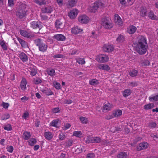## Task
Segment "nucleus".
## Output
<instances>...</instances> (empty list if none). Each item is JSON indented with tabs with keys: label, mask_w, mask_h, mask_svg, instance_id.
Masks as SVG:
<instances>
[{
	"label": "nucleus",
	"mask_w": 158,
	"mask_h": 158,
	"mask_svg": "<svg viewBox=\"0 0 158 158\" xmlns=\"http://www.w3.org/2000/svg\"><path fill=\"white\" fill-rule=\"evenodd\" d=\"M148 47L146 39L142 36L139 37V40L136 47V50L140 54H145Z\"/></svg>",
	"instance_id": "f257e3e1"
},
{
	"label": "nucleus",
	"mask_w": 158,
	"mask_h": 158,
	"mask_svg": "<svg viewBox=\"0 0 158 158\" xmlns=\"http://www.w3.org/2000/svg\"><path fill=\"white\" fill-rule=\"evenodd\" d=\"M35 45L38 47L39 50L42 52H44L48 48L47 45L45 44L43 41L40 39L38 38L34 40Z\"/></svg>",
	"instance_id": "f03ea898"
},
{
	"label": "nucleus",
	"mask_w": 158,
	"mask_h": 158,
	"mask_svg": "<svg viewBox=\"0 0 158 158\" xmlns=\"http://www.w3.org/2000/svg\"><path fill=\"white\" fill-rule=\"evenodd\" d=\"M101 23L104 27L106 29L111 28L113 25L110 22L108 19L107 18H104L101 20Z\"/></svg>",
	"instance_id": "7ed1b4c3"
},
{
	"label": "nucleus",
	"mask_w": 158,
	"mask_h": 158,
	"mask_svg": "<svg viewBox=\"0 0 158 158\" xmlns=\"http://www.w3.org/2000/svg\"><path fill=\"white\" fill-rule=\"evenodd\" d=\"M96 60L101 63L107 62L109 60V57L107 55L105 54H100L96 56Z\"/></svg>",
	"instance_id": "20e7f679"
},
{
	"label": "nucleus",
	"mask_w": 158,
	"mask_h": 158,
	"mask_svg": "<svg viewBox=\"0 0 158 158\" xmlns=\"http://www.w3.org/2000/svg\"><path fill=\"white\" fill-rule=\"evenodd\" d=\"M55 27L59 31H61L64 27L63 21L61 19L56 20L55 23Z\"/></svg>",
	"instance_id": "39448f33"
},
{
	"label": "nucleus",
	"mask_w": 158,
	"mask_h": 158,
	"mask_svg": "<svg viewBox=\"0 0 158 158\" xmlns=\"http://www.w3.org/2000/svg\"><path fill=\"white\" fill-rule=\"evenodd\" d=\"M104 4L103 3L100 1H97L95 2L94 3V5L93 6L91 10L92 12H95L99 8L103 6Z\"/></svg>",
	"instance_id": "423d86ee"
},
{
	"label": "nucleus",
	"mask_w": 158,
	"mask_h": 158,
	"mask_svg": "<svg viewBox=\"0 0 158 158\" xmlns=\"http://www.w3.org/2000/svg\"><path fill=\"white\" fill-rule=\"evenodd\" d=\"M85 141L86 143H99L101 141V139L98 137H92L91 138L87 137Z\"/></svg>",
	"instance_id": "0eeeda50"
},
{
	"label": "nucleus",
	"mask_w": 158,
	"mask_h": 158,
	"mask_svg": "<svg viewBox=\"0 0 158 158\" xmlns=\"http://www.w3.org/2000/svg\"><path fill=\"white\" fill-rule=\"evenodd\" d=\"M79 22L82 24H86L89 21V18L85 15H80L78 17Z\"/></svg>",
	"instance_id": "6e6552de"
},
{
	"label": "nucleus",
	"mask_w": 158,
	"mask_h": 158,
	"mask_svg": "<svg viewBox=\"0 0 158 158\" xmlns=\"http://www.w3.org/2000/svg\"><path fill=\"white\" fill-rule=\"evenodd\" d=\"M114 47L111 44H104L102 47V50L105 52H110L113 51Z\"/></svg>",
	"instance_id": "1a4fd4ad"
},
{
	"label": "nucleus",
	"mask_w": 158,
	"mask_h": 158,
	"mask_svg": "<svg viewBox=\"0 0 158 158\" xmlns=\"http://www.w3.org/2000/svg\"><path fill=\"white\" fill-rule=\"evenodd\" d=\"M19 32L22 35L27 38H31L34 36V35L32 33L28 32L25 30H21Z\"/></svg>",
	"instance_id": "9d476101"
},
{
	"label": "nucleus",
	"mask_w": 158,
	"mask_h": 158,
	"mask_svg": "<svg viewBox=\"0 0 158 158\" xmlns=\"http://www.w3.org/2000/svg\"><path fill=\"white\" fill-rule=\"evenodd\" d=\"M78 11L76 9L71 10L68 13L69 16L71 19L75 18L77 16Z\"/></svg>",
	"instance_id": "9b49d317"
},
{
	"label": "nucleus",
	"mask_w": 158,
	"mask_h": 158,
	"mask_svg": "<svg viewBox=\"0 0 158 158\" xmlns=\"http://www.w3.org/2000/svg\"><path fill=\"white\" fill-rule=\"evenodd\" d=\"M26 12L24 10L19 9L16 12V16L20 19L23 18L25 15Z\"/></svg>",
	"instance_id": "f8f14e48"
},
{
	"label": "nucleus",
	"mask_w": 158,
	"mask_h": 158,
	"mask_svg": "<svg viewBox=\"0 0 158 158\" xmlns=\"http://www.w3.org/2000/svg\"><path fill=\"white\" fill-rule=\"evenodd\" d=\"M27 81L25 78H23L20 83V87L22 90L25 91L27 89Z\"/></svg>",
	"instance_id": "ddd939ff"
},
{
	"label": "nucleus",
	"mask_w": 158,
	"mask_h": 158,
	"mask_svg": "<svg viewBox=\"0 0 158 158\" xmlns=\"http://www.w3.org/2000/svg\"><path fill=\"white\" fill-rule=\"evenodd\" d=\"M148 146V143L146 142L140 143L137 147V150L140 151L147 148Z\"/></svg>",
	"instance_id": "4468645a"
},
{
	"label": "nucleus",
	"mask_w": 158,
	"mask_h": 158,
	"mask_svg": "<svg viewBox=\"0 0 158 158\" xmlns=\"http://www.w3.org/2000/svg\"><path fill=\"white\" fill-rule=\"evenodd\" d=\"M83 29H81L77 26L71 29V32L72 33L76 34L81 32Z\"/></svg>",
	"instance_id": "2eb2a0df"
},
{
	"label": "nucleus",
	"mask_w": 158,
	"mask_h": 158,
	"mask_svg": "<svg viewBox=\"0 0 158 158\" xmlns=\"http://www.w3.org/2000/svg\"><path fill=\"white\" fill-rule=\"evenodd\" d=\"M114 19L115 23L119 25H122L123 23L120 16L118 14H115Z\"/></svg>",
	"instance_id": "dca6fc26"
},
{
	"label": "nucleus",
	"mask_w": 158,
	"mask_h": 158,
	"mask_svg": "<svg viewBox=\"0 0 158 158\" xmlns=\"http://www.w3.org/2000/svg\"><path fill=\"white\" fill-rule=\"evenodd\" d=\"M53 134L50 131L45 132L44 133V136L46 139L48 140H51L53 138Z\"/></svg>",
	"instance_id": "f3484780"
},
{
	"label": "nucleus",
	"mask_w": 158,
	"mask_h": 158,
	"mask_svg": "<svg viewBox=\"0 0 158 158\" xmlns=\"http://www.w3.org/2000/svg\"><path fill=\"white\" fill-rule=\"evenodd\" d=\"M19 57L23 62H26L28 60V58L27 55L23 52L19 54Z\"/></svg>",
	"instance_id": "a211bd4d"
},
{
	"label": "nucleus",
	"mask_w": 158,
	"mask_h": 158,
	"mask_svg": "<svg viewBox=\"0 0 158 158\" xmlns=\"http://www.w3.org/2000/svg\"><path fill=\"white\" fill-rule=\"evenodd\" d=\"M53 37L55 39L59 41H63L65 40V37L60 34L55 35H54Z\"/></svg>",
	"instance_id": "6ab92c4d"
},
{
	"label": "nucleus",
	"mask_w": 158,
	"mask_h": 158,
	"mask_svg": "<svg viewBox=\"0 0 158 158\" xmlns=\"http://www.w3.org/2000/svg\"><path fill=\"white\" fill-rule=\"evenodd\" d=\"M140 15L142 17H144L147 15V10L146 7L142 6L140 8L139 10Z\"/></svg>",
	"instance_id": "aec40b11"
},
{
	"label": "nucleus",
	"mask_w": 158,
	"mask_h": 158,
	"mask_svg": "<svg viewBox=\"0 0 158 158\" xmlns=\"http://www.w3.org/2000/svg\"><path fill=\"white\" fill-rule=\"evenodd\" d=\"M40 23L38 21H33L31 23V27L33 29L40 28Z\"/></svg>",
	"instance_id": "412c9836"
},
{
	"label": "nucleus",
	"mask_w": 158,
	"mask_h": 158,
	"mask_svg": "<svg viewBox=\"0 0 158 158\" xmlns=\"http://www.w3.org/2000/svg\"><path fill=\"white\" fill-rule=\"evenodd\" d=\"M137 30L136 27L133 25L129 26L127 29V32L130 34H134Z\"/></svg>",
	"instance_id": "4be33fe9"
},
{
	"label": "nucleus",
	"mask_w": 158,
	"mask_h": 158,
	"mask_svg": "<svg viewBox=\"0 0 158 158\" xmlns=\"http://www.w3.org/2000/svg\"><path fill=\"white\" fill-rule=\"evenodd\" d=\"M98 68L105 70H109L110 69V67L107 65L104 64H101L97 65Z\"/></svg>",
	"instance_id": "5701e85b"
},
{
	"label": "nucleus",
	"mask_w": 158,
	"mask_h": 158,
	"mask_svg": "<svg viewBox=\"0 0 158 158\" xmlns=\"http://www.w3.org/2000/svg\"><path fill=\"white\" fill-rule=\"evenodd\" d=\"M103 109L104 110H106L108 111L110 110L113 108L112 105L110 103H108L107 104H104L103 106Z\"/></svg>",
	"instance_id": "b1692460"
},
{
	"label": "nucleus",
	"mask_w": 158,
	"mask_h": 158,
	"mask_svg": "<svg viewBox=\"0 0 158 158\" xmlns=\"http://www.w3.org/2000/svg\"><path fill=\"white\" fill-rule=\"evenodd\" d=\"M122 111L120 110H117L113 111V114L115 118L119 117L122 114Z\"/></svg>",
	"instance_id": "393cba45"
},
{
	"label": "nucleus",
	"mask_w": 158,
	"mask_h": 158,
	"mask_svg": "<svg viewBox=\"0 0 158 158\" xmlns=\"http://www.w3.org/2000/svg\"><path fill=\"white\" fill-rule=\"evenodd\" d=\"M53 10L51 6H48L43 8L42 9V11L43 13H51Z\"/></svg>",
	"instance_id": "a878e982"
},
{
	"label": "nucleus",
	"mask_w": 158,
	"mask_h": 158,
	"mask_svg": "<svg viewBox=\"0 0 158 158\" xmlns=\"http://www.w3.org/2000/svg\"><path fill=\"white\" fill-rule=\"evenodd\" d=\"M148 16L149 18L152 20H157V16L154 15L153 12L150 10L148 13Z\"/></svg>",
	"instance_id": "bb28decb"
},
{
	"label": "nucleus",
	"mask_w": 158,
	"mask_h": 158,
	"mask_svg": "<svg viewBox=\"0 0 158 158\" xmlns=\"http://www.w3.org/2000/svg\"><path fill=\"white\" fill-rule=\"evenodd\" d=\"M41 91L47 96L51 95L53 94L52 91L50 89L47 88H44L43 90H41Z\"/></svg>",
	"instance_id": "cd10ccee"
},
{
	"label": "nucleus",
	"mask_w": 158,
	"mask_h": 158,
	"mask_svg": "<svg viewBox=\"0 0 158 158\" xmlns=\"http://www.w3.org/2000/svg\"><path fill=\"white\" fill-rule=\"evenodd\" d=\"M128 155L127 153L124 152H121L117 155L118 158H128Z\"/></svg>",
	"instance_id": "c85d7f7f"
},
{
	"label": "nucleus",
	"mask_w": 158,
	"mask_h": 158,
	"mask_svg": "<svg viewBox=\"0 0 158 158\" xmlns=\"http://www.w3.org/2000/svg\"><path fill=\"white\" fill-rule=\"evenodd\" d=\"M131 93V90L129 89H125L123 92V95L124 97H127Z\"/></svg>",
	"instance_id": "c756f323"
},
{
	"label": "nucleus",
	"mask_w": 158,
	"mask_h": 158,
	"mask_svg": "<svg viewBox=\"0 0 158 158\" xmlns=\"http://www.w3.org/2000/svg\"><path fill=\"white\" fill-rule=\"evenodd\" d=\"M31 137L30 133L28 131H25L23 134V137L25 140L28 139Z\"/></svg>",
	"instance_id": "7c9ffc66"
},
{
	"label": "nucleus",
	"mask_w": 158,
	"mask_h": 158,
	"mask_svg": "<svg viewBox=\"0 0 158 158\" xmlns=\"http://www.w3.org/2000/svg\"><path fill=\"white\" fill-rule=\"evenodd\" d=\"M138 73V72L137 70L135 69H133L129 73L130 75L132 77L136 76Z\"/></svg>",
	"instance_id": "2f4dec72"
},
{
	"label": "nucleus",
	"mask_w": 158,
	"mask_h": 158,
	"mask_svg": "<svg viewBox=\"0 0 158 158\" xmlns=\"http://www.w3.org/2000/svg\"><path fill=\"white\" fill-rule=\"evenodd\" d=\"M89 84L92 85H96L99 83V81L95 79H92L89 81Z\"/></svg>",
	"instance_id": "473e14b6"
},
{
	"label": "nucleus",
	"mask_w": 158,
	"mask_h": 158,
	"mask_svg": "<svg viewBox=\"0 0 158 158\" xmlns=\"http://www.w3.org/2000/svg\"><path fill=\"white\" fill-rule=\"evenodd\" d=\"M154 104L153 103H148L145 105L144 106V109L145 110L151 109L154 107Z\"/></svg>",
	"instance_id": "72a5a7b5"
},
{
	"label": "nucleus",
	"mask_w": 158,
	"mask_h": 158,
	"mask_svg": "<svg viewBox=\"0 0 158 158\" xmlns=\"http://www.w3.org/2000/svg\"><path fill=\"white\" fill-rule=\"evenodd\" d=\"M149 100L151 102L157 101L158 100V94L155 96L151 95L149 97Z\"/></svg>",
	"instance_id": "f704fd0d"
},
{
	"label": "nucleus",
	"mask_w": 158,
	"mask_h": 158,
	"mask_svg": "<svg viewBox=\"0 0 158 158\" xmlns=\"http://www.w3.org/2000/svg\"><path fill=\"white\" fill-rule=\"evenodd\" d=\"M18 40L21 45L22 47L25 48L27 46V43L24 40L19 38H18Z\"/></svg>",
	"instance_id": "c9c22d12"
},
{
	"label": "nucleus",
	"mask_w": 158,
	"mask_h": 158,
	"mask_svg": "<svg viewBox=\"0 0 158 158\" xmlns=\"http://www.w3.org/2000/svg\"><path fill=\"white\" fill-rule=\"evenodd\" d=\"M73 135L78 137H81L82 136V133L80 131H74Z\"/></svg>",
	"instance_id": "e433bc0d"
},
{
	"label": "nucleus",
	"mask_w": 158,
	"mask_h": 158,
	"mask_svg": "<svg viewBox=\"0 0 158 158\" xmlns=\"http://www.w3.org/2000/svg\"><path fill=\"white\" fill-rule=\"evenodd\" d=\"M34 2L36 4L40 6H42L46 4L45 0H35Z\"/></svg>",
	"instance_id": "4c0bfd02"
},
{
	"label": "nucleus",
	"mask_w": 158,
	"mask_h": 158,
	"mask_svg": "<svg viewBox=\"0 0 158 158\" xmlns=\"http://www.w3.org/2000/svg\"><path fill=\"white\" fill-rule=\"evenodd\" d=\"M47 72V74L52 77L55 76L56 74L55 71L53 69H48Z\"/></svg>",
	"instance_id": "58836bf2"
},
{
	"label": "nucleus",
	"mask_w": 158,
	"mask_h": 158,
	"mask_svg": "<svg viewBox=\"0 0 158 158\" xmlns=\"http://www.w3.org/2000/svg\"><path fill=\"white\" fill-rule=\"evenodd\" d=\"M29 144L31 146H33L37 142L36 140L34 138H31L28 141Z\"/></svg>",
	"instance_id": "ea45409f"
},
{
	"label": "nucleus",
	"mask_w": 158,
	"mask_h": 158,
	"mask_svg": "<svg viewBox=\"0 0 158 158\" xmlns=\"http://www.w3.org/2000/svg\"><path fill=\"white\" fill-rule=\"evenodd\" d=\"M77 2V0H69L68 1V4L72 7L74 6Z\"/></svg>",
	"instance_id": "a19ab883"
},
{
	"label": "nucleus",
	"mask_w": 158,
	"mask_h": 158,
	"mask_svg": "<svg viewBox=\"0 0 158 158\" xmlns=\"http://www.w3.org/2000/svg\"><path fill=\"white\" fill-rule=\"evenodd\" d=\"M125 40V38L124 36L120 35L117 39V41L118 43H122Z\"/></svg>",
	"instance_id": "79ce46f5"
},
{
	"label": "nucleus",
	"mask_w": 158,
	"mask_h": 158,
	"mask_svg": "<svg viewBox=\"0 0 158 158\" xmlns=\"http://www.w3.org/2000/svg\"><path fill=\"white\" fill-rule=\"evenodd\" d=\"M138 83L135 81L129 82L128 83V86L129 87H134L138 85Z\"/></svg>",
	"instance_id": "37998d69"
},
{
	"label": "nucleus",
	"mask_w": 158,
	"mask_h": 158,
	"mask_svg": "<svg viewBox=\"0 0 158 158\" xmlns=\"http://www.w3.org/2000/svg\"><path fill=\"white\" fill-rule=\"evenodd\" d=\"M77 62L79 64H83L85 63L84 58H78L76 59Z\"/></svg>",
	"instance_id": "c03bdc74"
},
{
	"label": "nucleus",
	"mask_w": 158,
	"mask_h": 158,
	"mask_svg": "<svg viewBox=\"0 0 158 158\" xmlns=\"http://www.w3.org/2000/svg\"><path fill=\"white\" fill-rule=\"evenodd\" d=\"M0 45L4 50H7V47L5 42L3 41H1L0 42Z\"/></svg>",
	"instance_id": "a18cd8bd"
},
{
	"label": "nucleus",
	"mask_w": 158,
	"mask_h": 158,
	"mask_svg": "<svg viewBox=\"0 0 158 158\" xmlns=\"http://www.w3.org/2000/svg\"><path fill=\"white\" fill-rule=\"evenodd\" d=\"M123 126H121L118 127H116L114 131L113 132V133L115 132L116 131H120L122 130V128H123Z\"/></svg>",
	"instance_id": "49530a36"
},
{
	"label": "nucleus",
	"mask_w": 158,
	"mask_h": 158,
	"mask_svg": "<svg viewBox=\"0 0 158 158\" xmlns=\"http://www.w3.org/2000/svg\"><path fill=\"white\" fill-rule=\"evenodd\" d=\"M4 128L7 131H11L12 130L11 126L10 124H8L4 126Z\"/></svg>",
	"instance_id": "de8ad7c7"
},
{
	"label": "nucleus",
	"mask_w": 158,
	"mask_h": 158,
	"mask_svg": "<svg viewBox=\"0 0 158 158\" xmlns=\"http://www.w3.org/2000/svg\"><path fill=\"white\" fill-rule=\"evenodd\" d=\"M59 121V120L58 119L53 120L51 123V125L53 127H56Z\"/></svg>",
	"instance_id": "09e8293b"
},
{
	"label": "nucleus",
	"mask_w": 158,
	"mask_h": 158,
	"mask_svg": "<svg viewBox=\"0 0 158 158\" xmlns=\"http://www.w3.org/2000/svg\"><path fill=\"white\" fill-rule=\"evenodd\" d=\"M54 86L55 88L57 89H59L61 88L60 84L59 83L57 82H56L55 84H54Z\"/></svg>",
	"instance_id": "8fccbe9b"
},
{
	"label": "nucleus",
	"mask_w": 158,
	"mask_h": 158,
	"mask_svg": "<svg viewBox=\"0 0 158 158\" xmlns=\"http://www.w3.org/2000/svg\"><path fill=\"white\" fill-rule=\"evenodd\" d=\"M73 143V141L72 140H69L65 143L66 146L67 147L71 146Z\"/></svg>",
	"instance_id": "3c124183"
},
{
	"label": "nucleus",
	"mask_w": 158,
	"mask_h": 158,
	"mask_svg": "<svg viewBox=\"0 0 158 158\" xmlns=\"http://www.w3.org/2000/svg\"><path fill=\"white\" fill-rule=\"evenodd\" d=\"M142 64L143 66H148L150 65V62L148 60H145L142 62Z\"/></svg>",
	"instance_id": "603ef678"
},
{
	"label": "nucleus",
	"mask_w": 158,
	"mask_h": 158,
	"mask_svg": "<svg viewBox=\"0 0 158 158\" xmlns=\"http://www.w3.org/2000/svg\"><path fill=\"white\" fill-rule=\"evenodd\" d=\"M95 154L92 153H89L87 154V158H95Z\"/></svg>",
	"instance_id": "864d4df0"
},
{
	"label": "nucleus",
	"mask_w": 158,
	"mask_h": 158,
	"mask_svg": "<svg viewBox=\"0 0 158 158\" xmlns=\"http://www.w3.org/2000/svg\"><path fill=\"white\" fill-rule=\"evenodd\" d=\"M36 73V70L35 69H33L30 71V75L33 76H35Z\"/></svg>",
	"instance_id": "5fc2aeb1"
},
{
	"label": "nucleus",
	"mask_w": 158,
	"mask_h": 158,
	"mask_svg": "<svg viewBox=\"0 0 158 158\" xmlns=\"http://www.w3.org/2000/svg\"><path fill=\"white\" fill-rule=\"evenodd\" d=\"M34 82L35 84H38L42 82V80L38 78L34 80Z\"/></svg>",
	"instance_id": "6e6d98bb"
},
{
	"label": "nucleus",
	"mask_w": 158,
	"mask_h": 158,
	"mask_svg": "<svg viewBox=\"0 0 158 158\" xmlns=\"http://www.w3.org/2000/svg\"><path fill=\"white\" fill-rule=\"evenodd\" d=\"M14 5L13 0H8V5L10 7H12Z\"/></svg>",
	"instance_id": "4d7b16f0"
},
{
	"label": "nucleus",
	"mask_w": 158,
	"mask_h": 158,
	"mask_svg": "<svg viewBox=\"0 0 158 158\" xmlns=\"http://www.w3.org/2000/svg\"><path fill=\"white\" fill-rule=\"evenodd\" d=\"M6 149H7V151L10 153H12L13 152V147L12 146L7 147Z\"/></svg>",
	"instance_id": "13d9d810"
},
{
	"label": "nucleus",
	"mask_w": 158,
	"mask_h": 158,
	"mask_svg": "<svg viewBox=\"0 0 158 158\" xmlns=\"http://www.w3.org/2000/svg\"><path fill=\"white\" fill-rule=\"evenodd\" d=\"M60 109L58 107L53 108L52 110V111L53 113H56L59 112L60 111Z\"/></svg>",
	"instance_id": "bf43d9fd"
},
{
	"label": "nucleus",
	"mask_w": 158,
	"mask_h": 158,
	"mask_svg": "<svg viewBox=\"0 0 158 158\" xmlns=\"http://www.w3.org/2000/svg\"><path fill=\"white\" fill-rule=\"evenodd\" d=\"M71 126V125L69 123L65 124L64 130H66L69 128Z\"/></svg>",
	"instance_id": "052dcab7"
},
{
	"label": "nucleus",
	"mask_w": 158,
	"mask_h": 158,
	"mask_svg": "<svg viewBox=\"0 0 158 158\" xmlns=\"http://www.w3.org/2000/svg\"><path fill=\"white\" fill-rule=\"evenodd\" d=\"M65 138V135L63 134H60L59 137V139L61 140H63Z\"/></svg>",
	"instance_id": "680f3d73"
},
{
	"label": "nucleus",
	"mask_w": 158,
	"mask_h": 158,
	"mask_svg": "<svg viewBox=\"0 0 158 158\" xmlns=\"http://www.w3.org/2000/svg\"><path fill=\"white\" fill-rule=\"evenodd\" d=\"M156 123L153 122L149 123L148 124V126L149 127H156Z\"/></svg>",
	"instance_id": "e2e57ef3"
},
{
	"label": "nucleus",
	"mask_w": 158,
	"mask_h": 158,
	"mask_svg": "<svg viewBox=\"0 0 158 158\" xmlns=\"http://www.w3.org/2000/svg\"><path fill=\"white\" fill-rule=\"evenodd\" d=\"M29 114L28 112L26 111L23 115V117L24 118H28L29 117Z\"/></svg>",
	"instance_id": "0e129e2a"
},
{
	"label": "nucleus",
	"mask_w": 158,
	"mask_h": 158,
	"mask_svg": "<svg viewBox=\"0 0 158 158\" xmlns=\"http://www.w3.org/2000/svg\"><path fill=\"white\" fill-rule=\"evenodd\" d=\"M56 1L60 6H62L63 4V0H56Z\"/></svg>",
	"instance_id": "69168bd1"
},
{
	"label": "nucleus",
	"mask_w": 158,
	"mask_h": 158,
	"mask_svg": "<svg viewBox=\"0 0 158 158\" xmlns=\"http://www.w3.org/2000/svg\"><path fill=\"white\" fill-rule=\"evenodd\" d=\"M63 56L61 54H56L54 55V57L57 58H62Z\"/></svg>",
	"instance_id": "338daca9"
},
{
	"label": "nucleus",
	"mask_w": 158,
	"mask_h": 158,
	"mask_svg": "<svg viewBox=\"0 0 158 158\" xmlns=\"http://www.w3.org/2000/svg\"><path fill=\"white\" fill-rule=\"evenodd\" d=\"M28 99V98L26 96H24L21 98V100L23 102H24Z\"/></svg>",
	"instance_id": "774afa93"
}]
</instances>
